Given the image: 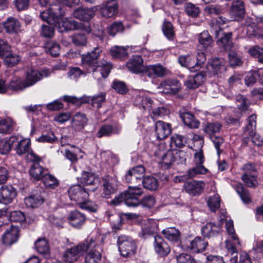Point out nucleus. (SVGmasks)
I'll return each instance as SVG.
<instances>
[{"instance_id": "28", "label": "nucleus", "mask_w": 263, "mask_h": 263, "mask_svg": "<svg viewBox=\"0 0 263 263\" xmlns=\"http://www.w3.org/2000/svg\"><path fill=\"white\" fill-rule=\"evenodd\" d=\"M205 76L202 73H199L195 76H189L185 81L184 84L189 89H195L203 83Z\"/></svg>"}, {"instance_id": "18", "label": "nucleus", "mask_w": 263, "mask_h": 263, "mask_svg": "<svg viewBox=\"0 0 263 263\" xmlns=\"http://www.w3.org/2000/svg\"><path fill=\"white\" fill-rule=\"evenodd\" d=\"M19 229L17 227L12 226L7 229L2 236V242L6 246H11L16 242L19 237Z\"/></svg>"}, {"instance_id": "17", "label": "nucleus", "mask_w": 263, "mask_h": 263, "mask_svg": "<svg viewBox=\"0 0 263 263\" xmlns=\"http://www.w3.org/2000/svg\"><path fill=\"white\" fill-rule=\"evenodd\" d=\"M246 12L245 5L242 0H235L230 7V15L235 20L243 17Z\"/></svg>"}, {"instance_id": "26", "label": "nucleus", "mask_w": 263, "mask_h": 263, "mask_svg": "<svg viewBox=\"0 0 263 263\" xmlns=\"http://www.w3.org/2000/svg\"><path fill=\"white\" fill-rule=\"evenodd\" d=\"M154 248L156 252L161 256H166L170 252V248L163 238L158 235L155 236Z\"/></svg>"}, {"instance_id": "53", "label": "nucleus", "mask_w": 263, "mask_h": 263, "mask_svg": "<svg viewBox=\"0 0 263 263\" xmlns=\"http://www.w3.org/2000/svg\"><path fill=\"white\" fill-rule=\"evenodd\" d=\"M162 232L165 238L170 241H176L179 239V231L174 228L165 229Z\"/></svg>"}, {"instance_id": "32", "label": "nucleus", "mask_w": 263, "mask_h": 263, "mask_svg": "<svg viewBox=\"0 0 263 263\" xmlns=\"http://www.w3.org/2000/svg\"><path fill=\"white\" fill-rule=\"evenodd\" d=\"M87 121L85 114L78 112L73 117L72 126L75 130L81 131L87 124Z\"/></svg>"}, {"instance_id": "55", "label": "nucleus", "mask_w": 263, "mask_h": 263, "mask_svg": "<svg viewBox=\"0 0 263 263\" xmlns=\"http://www.w3.org/2000/svg\"><path fill=\"white\" fill-rule=\"evenodd\" d=\"M236 190L243 202L246 203L251 202L249 193L247 190L245 189L242 184H238L236 186Z\"/></svg>"}, {"instance_id": "4", "label": "nucleus", "mask_w": 263, "mask_h": 263, "mask_svg": "<svg viewBox=\"0 0 263 263\" xmlns=\"http://www.w3.org/2000/svg\"><path fill=\"white\" fill-rule=\"evenodd\" d=\"M93 245V243H91V242L86 243L85 240L77 246L67 249L63 255V260L66 262H73L83 255L87 249Z\"/></svg>"}, {"instance_id": "54", "label": "nucleus", "mask_w": 263, "mask_h": 263, "mask_svg": "<svg viewBox=\"0 0 263 263\" xmlns=\"http://www.w3.org/2000/svg\"><path fill=\"white\" fill-rule=\"evenodd\" d=\"M110 54L114 58L122 59L127 57L128 53L125 47L115 46L111 49Z\"/></svg>"}, {"instance_id": "19", "label": "nucleus", "mask_w": 263, "mask_h": 263, "mask_svg": "<svg viewBox=\"0 0 263 263\" xmlns=\"http://www.w3.org/2000/svg\"><path fill=\"white\" fill-rule=\"evenodd\" d=\"M155 130L157 138L160 140H163L171 134L172 126L170 123L162 121H158L155 123Z\"/></svg>"}, {"instance_id": "52", "label": "nucleus", "mask_w": 263, "mask_h": 263, "mask_svg": "<svg viewBox=\"0 0 263 263\" xmlns=\"http://www.w3.org/2000/svg\"><path fill=\"white\" fill-rule=\"evenodd\" d=\"M186 143V138L182 135L174 134L171 137L170 144L172 147H182L185 145Z\"/></svg>"}, {"instance_id": "5", "label": "nucleus", "mask_w": 263, "mask_h": 263, "mask_svg": "<svg viewBox=\"0 0 263 263\" xmlns=\"http://www.w3.org/2000/svg\"><path fill=\"white\" fill-rule=\"evenodd\" d=\"M27 158L28 160L33 162L29 171V174L31 177L36 180L42 179L47 171L44 170L40 164V162L41 161V158L32 151L27 154Z\"/></svg>"}, {"instance_id": "38", "label": "nucleus", "mask_w": 263, "mask_h": 263, "mask_svg": "<svg viewBox=\"0 0 263 263\" xmlns=\"http://www.w3.org/2000/svg\"><path fill=\"white\" fill-rule=\"evenodd\" d=\"M208 170L203 165L195 166L189 169L184 176L186 179H191L197 177L199 175L205 174Z\"/></svg>"}, {"instance_id": "36", "label": "nucleus", "mask_w": 263, "mask_h": 263, "mask_svg": "<svg viewBox=\"0 0 263 263\" xmlns=\"http://www.w3.org/2000/svg\"><path fill=\"white\" fill-rule=\"evenodd\" d=\"M226 247L228 251V255H231L229 261H225L227 263H236L238 259V253L236 247L239 245H235V242H232L230 240H227L225 241Z\"/></svg>"}, {"instance_id": "16", "label": "nucleus", "mask_w": 263, "mask_h": 263, "mask_svg": "<svg viewBox=\"0 0 263 263\" xmlns=\"http://www.w3.org/2000/svg\"><path fill=\"white\" fill-rule=\"evenodd\" d=\"M97 10L98 8L97 7L90 8L83 7L79 8L73 12L72 15L76 18L87 22L94 16L95 12Z\"/></svg>"}, {"instance_id": "62", "label": "nucleus", "mask_w": 263, "mask_h": 263, "mask_svg": "<svg viewBox=\"0 0 263 263\" xmlns=\"http://www.w3.org/2000/svg\"><path fill=\"white\" fill-rule=\"evenodd\" d=\"M226 227L228 233L232 238V240L231 241H232V242H235V245H239L237 236L234 233L233 221L232 220L228 221L226 222Z\"/></svg>"}, {"instance_id": "23", "label": "nucleus", "mask_w": 263, "mask_h": 263, "mask_svg": "<svg viewBox=\"0 0 263 263\" xmlns=\"http://www.w3.org/2000/svg\"><path fill=\"white\" fill-rule=\"evenodd\" d=\"M225 61L222 59L215 58L207 65V70L213 75H218L226 70Z\"/></svg>"}, {"instance_id": "60", "label": "nucleus", "mask_w": 263, "mask_h": 263, "mask_svg": "<svg viewBox=\"0 0 263 263\" xmlns=\"http://www.w3.org/2000/svg\"><path fill=\"white\" fill-rule=\"evenodd\" d=\"M162 30L165 36L168 40H172L174 36L175 32L172 24L169 22H164Z\"/></svg>"}, {"instance_id": "7", "label": "nucleus", "mask_w": 263, "mask_h": 263, "mask_svg": "<svg viewBox=\"0 0 263 263\" xmlns=\"http://www.w3.org/2000/svg\"><path fill=\"white\" fill-rule=\"evenodd\" d=\"M61 10L60 7L57 9L49 8L41 12L40 16L43 21L57 27V24L60 23L61 17L64 15L63 12H61Z\"/></svg>"}, {"instance_id": "58", "label": "nucleus", "mask_w": 263, "mask_h": 263, "mask_svg": "<svg viewBox=\"0 0 263 263\" xmlns=\"http://www.w3.org/2000/svg\"><path fill=\"white\" fill-rule=\"evenodd\" d=\"M136 99V103L139 106H141L144 109H149L151 107L153 101L150 98L139 95L137 96Z\"/></svg>"}, {"instance_id": "48", "label": "nucleus", "mask_w": 263, "mask_h": 263, "mask_svg": "<svg viewBox=\"0 0 263 263\" xmlns=\"http://www.w3.org/2000/svg\"><path fill=\"white\" fill-rule=\"evenodd\" d=\"M45 50L47 53L56 57L60 54V46L54 42H47L45 44Z\"/></svg>"}, {"instance_id": "14", "label": "nucleus", "mask_w": 263, "mask_h": 263, "mask_svg": "<svg viewBox=\"0 0 263 263\" xmlns=\"http://www.w3.org/2000/svg\"><path fill=\"white\" fill-rule=\"evenodd\" d=\"M91 242V243L94 245L92 247L87 249L85 253L87 255L85 256V263H99L101 260V254L98 250L99 246L95 242L92 238H88L86 240V243Z\"/></svg>"}, {"instance_id": "56", "label": "nucleus", "mask_w": 263, "mask_h": 263, "mask_svg": "<svg viewBox=\"0 0 263 263\" xmlns=\"http://www.w3.org/2000/svg\"><path fill=\"white\" fill-rule=\"evenodd\" d=\"M241 178L248 187L255 188L257 186L256 175L242 174Z\"/></svg>"}, {"instance_id": "44", "label": "nucleus", "mask_w": 263, "mask_h": 263, "mask_svg": "<svg viewBox=\"0 0 263 263\" xmlns=\"http://www.w3.org/2000/svg\"><path fill=\"white\" fill-rule=\"evenodd\" d=\"M44 184L46 187L54 189L59 185V181L53 175L47 172L45 174L42 179Z\"/></svg>"}, {"instance_id": "6", "label": "nucleus", "mask_w": 263, "mask_h": 263, "mask_svg": "<svg viewBox=\"0 0 263 263\" xmlns=\"http://www.w3.org/2000/svg\"><path fill=\"white\" fill-rule=\"evenodd\" d=\"M119 250L121 254L128 257L134 254L136 250V247L134 240L126 236H119L118 239Z\"/></svg>"}, {"instance_id": "49", "label": "nucleus", "mask_w": 263, "mask_h": 263, "mask_svg": "<svg viewBox=\"0 0 263 263\" xmlns=\"http://www.w3.org/2000/svg\"><path fill=\"white\" fill-rule=\"evenodd\" d=\"M9 89L14 90H23L27 88L25 81H21L17 77H13L10 81L9 86Z\"/></svg>"}, {"instance_id": "9", "label": "nucleus", "mask_w": 263, "mask_h": 263, "mask_svg": "<svg viewBox=\"0 0 263 263\" xmlns=\"http://www.w3.org/2000/svg\"><path fill=\"white\" fill-rule=\"evenodd\" d=\"M223 221L222 219L218 222H209L203 226L201 231L204 237L210 238L217 236L222 231Z\"/></svg>"}, {"instance_id": "34", "label": "nucleus", "mask_w": 263, "mask_h": 263, "mask_svg": "<svg viewBox=\"0 0 263 263\" xmlns=\"http://www.w3.org/2000/svg\"><path fill=\"white\" fill-rule=\"evenodd\" d=\"M158 230V224L154 220H151L148 223L142 228L141 231L139 233V236L143 238H146L149 236L154 234Z\"/></svg>"}, {"instance_id": "39", "label": "nucleus", "mask_w": 263, "mask_h": 263, "mask_svg": "<svg viewBox=\"0 0 263 263\" xmlns=\"http://www.w3.org/2000/svg\"><path fill=\"white\" fill-rule=\"evenodd\" d=\"M190 248L195 253H199L205 250L208 242L200 237H196L190 242Z\"/></svg>"}, {"instance_id": "20", "label": "nucleus", "mask_w": 263, "mask_h": 263, "mask_svg": "<svg viewBox=\"0 0 263 263\" xmlns=\"http://www.w3.org/2000/svg\"><path fill=\"white\" fill-rule=\"evenodd\" d=\"M16 192L11 185H6L0 189V202L5 204L11 203L15 197Z\"/></svg>"}, {"instance_id": "25", "label": "nucleus", "mask_w": 263, "mask_h": 263, "mask_svg": "<svg viewBox=\"0 0 263 263\" xmlns=\"http://www.w3.org/2000/svg\"><path fill=\"white\" fill-rule=\"evenodd\" d=\"M204 186L203 181L194 180L186 182L184 189L189 194L195 196L201 194Z\"/></svg>"}, {"instance_id": "50", "label": "nucleus", "mask_w": 263, "mask_h": 263, "mask_svg": "<svg viewBox=\"0 0 263 263\" xmlns=\"http://www.w3.org/2000/svg\"><path fill=\"white\" fill-rule=\"evenodd\" d=\"M35 247L37 251L40 254H46L49 251L48 242L44 238H39L35 242Z\"/></svg>"}, {"instance_id": "47", "label": "nucleus", "mask_w": 263, "mask_h": 263, "mask_svg": "<svg viewBox=\"0 0 263 263\" xmlns=\"http://www.w3.org/2000/svg\"><path fill=\"white\" fill-rule=\"evenodd\" d=\"M3 59L5 64L10 67L17 65L21 60L18 54L12 53L11 51Z\"/></svg>"}, {"instance_id": "8", "label": "nucleus", "mask_w": 263, "mask_h": 263, "mask_svg": "<svg viewBox=\"0 0 263 263\" xmlns=\"http://www.w3.org/2000/svg\"><path fill=\"white\" fill-rule=\"evenodd\" d=\"M145 174V168L142 165H138L129 170L125 175L126 181L133 184L139 185L142 182Z\"/></svg>"}, {"instance_id": "30", "label": "nucleus", "mask_w": 263, "mask_h": 263, "mask_svg": "<svg viewBox=\"0 0 263 263\" xmlns=\"http://www.w3.org/2000/svg\"><path fill=\"white\" fill-rule=\"evenodd\" d=\"M15 122L10 117L0 118V134H10L14 130Z\"/></svg>"}, {"instance_id": "45", "label": "nucleus", "mask_w": 263, "mask_h": 263, "mask_svg": "<svg viewBox=\"0 0 263 263\" xmlns=\"http://www.w3.org/2000/svg\"><path fill=\"white\" fill-rule=\"evenodd\" d=\"M248 124L245 128L244 134L246 135L252 136L256 125V115L253 114L247 119Z\"/></svg>"}, {"instance_id": "2", "label": "nucleus", "mask_w": 263, "mask_h": 263, "mask_svg": "<svg viewBox=\"0 0 263 263\" xmlns=\"http://www.w3.org/2000/svg\"><path fill=\"white\" fill-rule=\"evenodd\" d=\"M97 186L89 189H86L80 185H75L70 187L68 190L69 196L71 200L77 202L80 208L85 209L89 212H96L97 205L93 202L88 200V191L94 192Z\"/></svg>"}, {"instance_id": "12", "label": "nucleus", "mask_w": 263, "mask_h": 263, "mask_svg": "<svg viewBox=\"0 0 263 263\" xmlns=\"http://www.w3.org/2000/svg\"><path fill=\"white\" fill-rule=\"evenodd\" d=\"M60 24H62V26L66 30H81L89 33L91 32V27L89 23H79L76 21L72 20L70 21L67 19L61 20L59 24H57L60 26Z\"/></svg>"}, {"instance_id": "33", "label": "nucleus", "mask_w": 263, "mask_h": 263, "mask_svg": "<svg viewBox=\"0 0 263 263\" xmlns=\"http://www.w3.org/2000/svg\"><path fill=\"white\" fill-rule=\"evenodd\" d=\"M14 150L17 154L19 155H23L29 152L30 146V141L28 139H24L21 140H16L15 141Z\"/></svg>"}, {"instance_id": "27", "label": "nucleus", "mask_w": 263, "mask_h": 263, "mask_svg": "<svg viewBox=\"0 0 263 263\" xmlns=\"http://www.w3.org/2000/svg\"><path fill=\"white\" fill-rule=\"evenodd\" d=\"M232 33L231 32H223L221 31L220 33V38L218 40V45L226 51L231 50L233 46L232 40Z\"/></svg>"}, {"instance_id": "3", "label": "nucleus", "mask_w": 263, "mask_h": 263, "mask_svg": "<svg viewBox=\"0 0 263 263\" xmlns=\"http://www.w3.org/2000/svg\"><path fill=\"white\" fill-rule=\"evenodd\" d=\"M143 194V190L140 186L129 185L126 191L112 200V203L118 205L123 201L128 206H137L140 204V197Z\"/></svg>"}, {"instance_id": "15", "label": "nucleus", "mask_w": 263, "mask_h": 263, "mask_svg": "<svg viewBox=\"0 0 263 263\" xmlns=\"http://www.w3.org/2000/svg\"><path fill=\"white\" fill-rule=\"evenodd\" d=\"M128 69L134 73H144L146 66L143 65L142 58L138 55L133 56L126 64Z\"/></svg>"}, {"instance_id": "43", "label": "nucleus", "mask_w": 263, "mask_h": 263, "mask_svg": "<svg viewBox=\"0 0 263 263\" xmlns=\"http://www.w3.org/2000/svg\"><path fill=\"white\" fill-rule=\"evenodd\" d=\"M178 62L182 66L186 67L191 71H195L194 58L190 55L180 56Z\"/></svg>"}, {"instance_id": "46", "label": "nucleus", "mask_w": 263, "mask_h": 263, "mask_svg": "<svg viewBox=\"0 0 263 263\" xmlns=\"http://www.w3.org/2000/svg\"><path fill=\"white\" fill-rule=\"evenodd\" d=\"M198 42L203 48H206L211 45L213 43V39L208 31H203L199 34Z\"/></svg>"}, {"instance_id": "42", "label": "nucleus", "mask_w": 263, "mask_h": 263, "mask_svg": "<svg viewBox=\"0 0 263 263\" xmlns=\"http://www.w3.org/2000/svg\"><path fill=\"white\" fill-rule=\"evenodd\" d=\"M142 183L144 188L150 191H156L159 185L158 179L151 176H147L143 178Z\"/></svg>"}, {"instance_id": "51", "label": "nucleus", "mask_w": 263, "mask_h": 263, "mask_svg": "<svg viewBox=\"0 0 263 263\" xmlns=\"http://www.w3.org/2000/svg\"><path fill=\"white\" fill-rule=\"evenodd\" d=\"M221 128L222 125L218 122L208 123L204 126V131L211 137L219 132Z\"/></svg>"}, {"instance_id": "59", "label": "nucleus", "mask_w": 263, "mask_h": 263, "mask_svg": "<svg viewBox=\"0 0 263 263\" xmlns=\"http://www.w3.org/2000/svg\"><path fill=\"white\" fill-rule=\"evenodd\" d=\"M96 181H98V179L96 178L92 173L88 172H84L82 174L81 182L85 185L95 184Z\"/></svg>"}, {"instance_id": "57", "label": "nucleus", "mask_w": 263, "mask_h": 263, "mask_svg": "<svg viewBox=\"0 0 263 263\" xmlns=\"http://www.w3.org/2000/svg\"><path fill=\"white\" fill-rule=\"evenodd\" d=\"M220 202L219 195L215 194L209 197L207 203L210 210L213 212H215L220 207Z\"/></svg>"}, {"instance_id": "10", "label": "nucleus", "mask_w": 263, "mask_h": 263, "mask_svg": "<svg viewBox=\"0 0 263 263\" xmlns=\"http://www.w3.org/2000/svg\"><path fill=\"white\" fill-rule=\"evenodd\" d=\"M50 73V71L47 69L44 70L42 72L33 69H29L27 72L26 78L24 80L26 86L28 87L33 85L43 77L49 76Z\"/></svg>"}, {"instance_id": "31", "label": "nucleus", "mask_w": 263, "mask_h": 263, "mask_svg": "<svg viewBox=\"0 0 263 263\" xmlns=\"http://www.w3.org/2000/svg\"><path fill=\"white\" fill-rule=\"evenodd\" d=\"M180 117L184 124L191 128H197L199 127V122L194 115L189 112L180 111Z\"/></svg>"}, {"instance_id": "41", "label": "nucleus", "mask_w": 263, "mask_h": 263, "mask_svg": "<svg viewBox=\"0 0 263 263\" xmlns=\"http://www.w3.org/2000/svg\"><path fill=\"white\" fill-rule=\"evenodd\" d=\"M120 131V128H114L110 125H103L97 133V136L99 138L109 136L112 134H118Z\"/></svg>"}, {"instance_id": "63", "label": "nucleus", "mask_w": 263, "mask_h": 263, "mask_svg": "<svg viewBox=\"0 0 263 263\" xmlns=\"http://www.w3.org/2000/svg\"><path fill=\"white\" fill-rule=\"evenodd\" d=\"M223 7L219 5H210L204 8L205 13L211 15H218L222 12Z\"/></svg>"}, {"instance_id": "13", "label": "nucleus", "mask_w": 263, "mask_h": 263, "mask_svg": "<svg viewBox=\"0 0 263 263\" xmlns=\"http://www.w3.org/2000/svg\"><path fill=\"white\" fill-rule=\"evenodd\" d=\"M96 7L99 8L100 14L106 18L114 16L118 12V5L116 0L109 1Z\"/></svg>"}, {"instance_id": "64", "label": "nucleus", "mask_w": 263, "mask_h": 263, "mask_svg": "<svg viewBox=\"0 0 263 263\" xmlns=\"http://www.w3.org/2000/svg\"><path fill=\"white\" fill-rule=\"evenodd\" d=\"M178 263H196L194 258L190 254L182 253L177 256Z\"/></svg>"}, {"instance_id": "22", "label": "nucleus", "mask_w": 263, "mask_h": 263, "mask_svg": "<svg viewBox=\"0 0 263 263\" xmlns=\"http://www.w3.org/2000/svg\"><path fill=\"white\" fill-rule=\"evenodd\" d=\"M117 182L114 178H107L103 180L102 184V196L104 198H108L117 191Z\"/></svg>"}, {"instance_id": "21", "label": "nucleus", "mask_w": 263, "mask_h": 263, "mask_svg": "<svg viewBox=\"0 0 263 263\" xmlns=\"http://www.w3.org/2000/svg\"><path fill=\"white\" fill-rule=\"evenodd\" d=\"M69 223L74 228H80L85 222V215L79 211L70 212L67 216Z\"/></svg>"}, {"instance_id": "35", "label": "nucleus", "mask_w": 263, "mask_h": 263, "mask_svg": "<svg viewBox=\"0 0 263 263\" xmlns=\"http://www.w3.org/2000/svg\"><path fill=\"white\" fill-rule=\"evenodd\" d=\"M228 22L229 20L222 16H220L216 21H213L211 23V31L214 33L216 37H219L220 32L222 31V26L226 24Z\"/></svg>"}, {"instance_id": "1", "label": "nucleus", "mask_w": 263, "mask_h": 263, "mask_svg": "<svg viewBox=\"0 0 263 263\" xmlns=\"http://www.w3.org/2000/svg\"><path fill=\"white\" fill-rule=\"evenodd\" d=\"M101 52L99 47H96L82 57V64L86 72H92L93 78L98 80H101V78H107L112 68L111 65L106 61H98Z\"/></svg>"}, {"instance_id": "24", "label": "nucleus", "mask_w": 263, "mask_h": 263, "mask_svg": "<svg viewBox=\"0 0 263 263\" xmlns=\"http://www.w3.org/2000/svg\"><path fill=\"white\" fill-rule=\"evenodd\" d=\"M168 70L160 64L148 65L146 66L145 75L151 78L162 77L166 75Z\"/></svg>"}, {"instance_id": "29", "label": "nucleus", "mask_w": 263, "mask_h": 263, "mask_svg": "<svg viewBox=\"0 0 263 263\" xmlns=\"http://www.w3.org/2000/svg\"><path fill=\"white\" fill-rule=\"evenodd\" d=\"M3 25L6 32L9 34L16 33L21 28V24L18 20L13 17L8 18Z\"/></svg>"}, {"instance_id": "40", "label": "nucleus", "mask_w": 263, "mask_h": 263, "mask_svg": "<svg viewBox=\"0 0 263 263\" xmlns=\"http://www.w3.org/2000/svg\"><path fill=\"white\" fill-rule=\"evenodd\" d=\"M24 202L27 206L34 208L41 205L44 202V199L40 195L34 194L25 198Z\"/></svg>"}, {"instance_id": "11", "label": "nucleus", "mask_w": 263, "mask_h": 263, "mask_svg": "<svg viewBox=\"0 0 263 263\" xmlns=\"http://www.w3.org/2000/svg\"><path fill=\"white\" fill-rule=\"evenodd\" d=\"M181 85L176 79H167L162 82L158 86L159 92L165 94L176 93L179 91Z\"/></svg>"}, {"instance_id": "37", "label": "nucleus", "mask_w": 263, "mask_h": 263, "mask_svg": "<svg viewBox=\"0 0 263 263\" xmlns=\"http://www.w3.org/2000/svg\"><path fill=\"white\" fill-rule=\"evenodd\" d=\"M16 140V138L15 137L0 139V153L2 155L8 154L11 149L12 145L15 143Z\"/></svg>"}, {"instance_id": "61", "label": "nucleus", "mask_w": 263, "mask_h": 263, "mask_svg": "<svg viewBox=\"0 0 263 263\" xmlns=\"http://www.w3.org/2000/svg\"><path fill=\"white\" fill-rule=\"evenodd\" d=\"M184 9L186 14L193 17L197 16L200 12L199 8L191 3H186Z\"/></svg>"}]
</instances>
